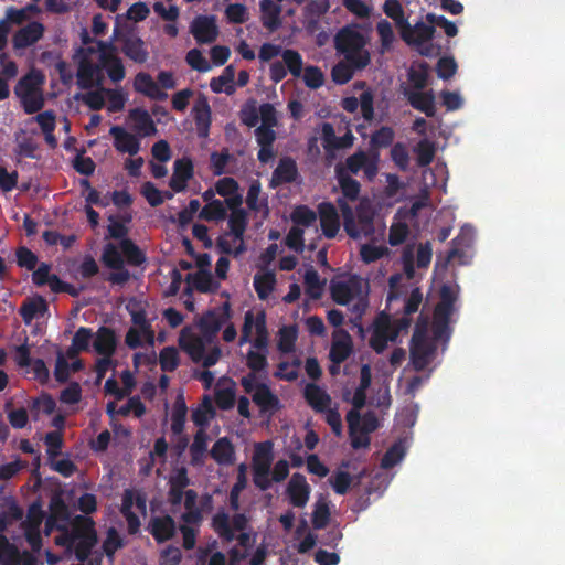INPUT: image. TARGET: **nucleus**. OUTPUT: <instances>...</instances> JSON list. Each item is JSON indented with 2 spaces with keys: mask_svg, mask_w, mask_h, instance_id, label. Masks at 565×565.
Segmentation results:
<instances>
[{
  "mask_svg": "<svg viewBox=\"0 0 565 565\" xmlns=\"http://www.w3.org/2000/svg\"><path fill=\"white\" fill-rule=\"evenodd\" d=\"M194 174L193 162L190 158L183 157L174 162V171H172L169 186L174 192L184 191L186 182L191 181Z\"/></svg>",
  "mask_w": 565,
  "mask_h": 565,
  "instance_id": "nucleus-17",
  "label": "nucleus"
},
{
  "mask_svg": "<svg viewBox=\"0 0 565 565\" xmlns=\"http://www.w3.org/2000/svg\"><path fill=\"white\" fill-rule=\"evenodd\" d=\"M320 227L322 235L334 238L340 230V216L331 202H321L318 205Z\"/></svg>",
  "mask_w": 565,
  "mask_h": 565,
  "instance_id": "nucleus-16",
  "label": "nucleus"
},
{
  "mask_svg": "<svg viewBox=\"0 0 565 565\" xmlns=\"http://www.w3.org/2000/svg\"><path fill=\"white\" fill-rule=\"evenodd\" d=\"M247 212L246 211H234L228 216L230 234L234 239H242L244 237L247 227Z\"/></svg>",
  "mask_w": 565,
  "mask_h": 565,
  "instance_id": "nucleus-50",
  "label": "nucleus"
},
{
  "mask_svg": "<svg viewBox=\"0 0 565 565\" xmlns=\"http://www.w3.org/2000/svg\"><path fill=\"white\" fill-rule=\"evenodd\" d=\"M44 511L39 501L33 502L28 510L26 518L21 521V529L24 531L26 539L33 553H40L42 548L41 525L44 521Z\"/></svg>",
  "mask_w": 565,
  "mask_h": 565,
  "instance_id": "nucleus-8",
  "label": "nucleus"
},
{
  "mask_svg": "<svg viewBox=\"0 0 565 565\" xmlns=\"http://www.w3.org/2000/svg\"><path fill=\"white\" fill-rule=\"evenodd\" d=\"M282 64L287 67L288 72L295 77L298 78L301 76L303 68V60L300 53L295 50L287 49L281 53Z\"/></svg>",
  "mask_w": 565,
  "mask_h": 565,
  "instance_id": "nucleus-51",
  "label": "nucleus"
},
{
  "mask_svg": "<svg viewBox=\"0 0 565 565\" xmlns=\"http://www.w3.org/2000/svg\"><path fill=\"white\" fill-rule=\"evenodd\" d=\"M303 396L308 406L317 413H324L331 405V396L315 383L306 384Z\"/></svg>",
  "mask_w": 565,
  "mask_h": 565,
  "instance_id": "nucleus-23",
  "label": "nucleus"
},
{
  "mask_svg": "<svg viewBox=\"0 0 565 565\" xmlns=\"http://www.w3.org/2000/svg\"><path fill=\"white\" fill-rule=\"evenodd\" d=\"M94 350L103 356H111L117 349V335L113 328L102 327L97 329L93 342Z\"/></svg>",
  "mask_w": 565,
  "mask_h": 565,
  "instance_id": "nucleus-24",
  "label": "nucleus"
},
{
  "mask_svg": "<svg viewBox=\"0 0 565 565\" xmlns=\"http://www.w3.org/2000/svg\"><path fill=\"white\" fill-rule=\"evenodd\" d=\"M394 140V131L388 126H382L371 135L370 146L373 150L391 147Z\"/></svg>",
  "mask_w": 565,
  "mask_h": 565,
  "instance_id": "nucleus-61",
  "label": "nucleus"
},
{
  "mask_svg": "<svg viewBox=\"0 0 565 565\" xmlns=\"http://www.w3.org/2000/svg\"><path fill=\"white\" fill-rule=\"evenodd\" d=\"M330 521V509L326 501L318 500L311 513V524L316 530H322Z\"/></svg>",
  "mask_w": 565,
  "mask_h": 565,
  "instance_id": "nucleus-62",
  "label": "nucleus"
},
{
  "mask_svg": "<svg viewBox=\"0 0 565 565\" xmlns=\"http://www.w3.org/2000/svg\"><path fill=\"white\" fill-rule=\"evenodd\" d=\"M20 554L6 535L0 534V565H19Z\"/></svg>",
  "mask_w": 565,
  "mask_h": 565,
  "instance_id": "nucleus-49",
  "label": "nucleus"
},
{
  "mask_svg": "<svg viewBox=\"0 0 565 565\" xmlns=\"http://www.w3.org/2000/svg\"><path fill=\"white\" fill-rule=\"evenodd\" d=\"M15 149L14 152L20 158H35V151L39 149V143L35 142L33 137L28 136L24 131L15 135Z\"/></svg>",
  "mask_w": 565,
  "mask_h": 565,
  "instance_id": "nucleus-44",
  "label": "nucleus"
},
{
  "mask_svg": "<svg viewBox=\"0 0 565 565\" xmlns=\"http://www.w3.org/2000/svg\"><path fill=\"white\" fill-rule=\"evenodd\" d=\"M276 284L277 278L273 270H268L264 274H256L254 276V288L260 300H266L268 298Z\"/></svg>",
  "mask_w": 565,
  "mask_h": 565,
  "instance_id": "nucleus-41",
  "label": "nucleus"
},
{
  "mask_svg": "<svg viewBox=\"0 0 565 565\" xmlns=\"http://www.w3.org/2000/svg\"><path fill=\"white\" fill-rule=\"evenodd\" d=\"M121 255L126 257L127 263L138 267L146 262V255L141 248L130 238H122L119 243Z\"/></svg>",
  "mask_w": 565,
  "mask_h": 565,
  "instance_id": "nucleus-42",
  "label": "nucleus"
},
{
  "mask_svg": "<svg viewBox=\"0 0 565 565\" xmlns=\"http://www.w3.org/2000/svg\"><path fill=\"white\" fill-rule=\"evenodd\" d=\"M47 518H54V520L65 523L66 525L70 522V510L64 499L54 497L49 503V515Z\"/></svg>",
  "mask_w": 565,
  "mask_h": 565,
  "instance_id": "nucleus-59",
  "label": "nucleus"
},
{
  "mask_svg": "<svg viewBox=\"0 0 565 565\" xmlns=\"http://www.w3.org/2000/svg\"><path fill=\"white\" fill-rule=\"evenodd\" d=\"M396 339V332H392L388 321L377 322L373 328L369 344L372 350L382 353L387 345V342Z\"/></svg>",
  "mask_w": 565,
  "mask_h": 565,
  "instance_id": "nucleus-30",
  "label": "nucleus"
},
{
  "mask_svg": "<svg viewBox=\"0 0 565 565\" xmlns=\"http://www.w3.org/2000/svg\"><path fill=\"white\" fill-rule=\"evenodd\" d=\"M260 194V183L258 180H255L249 190L246 193V205L250 211L255 213H263L264 217L269 215L268 200L267 196L259 199Z\"/></svg>",
  "mask_w": 565,
  "mask_h": 565,
  "instance_id": "nucleus-36",
  "label": "nucleus"
},
{
  "mask_svg": "<svg viewBox=\"0 0 565 565\" xmlns=\"http://www.w3.org/2000/svg\"><path fill=\"white\" fill-rule=\"evenodd\" d=\"M191 484L185 467L178 468L169 478L168 500L171 505H180L185 488Z\"/></svg>",
  "mask_w": 565,
  "mask_h": 565,
  "instance_id": "nucleus-20",
  "label": "nucleus"
},
{
  "mask_svg": "<svg viewBox=\"0 0 565 565\" xmlns=\"http://www.w3.org/2000/svg\"><path fill=\"white\" fill-rule=\"evenodd\" d=\"M330 295L333 302L339 306H349V303L354 301V303L349 307V311L353 315L351 322L354 327H358L360 332H363L364 328L361 324V319L369 306L367 292H364L363 279L358 275H351L344 280L333 279L330 282Z\"/></svg>",
  "mask_w": 565,
  "mask_h": 565,
  "instance_id": "nucleus-2",
  "label": "nucleus"
},
{
  "mask_svg": "<svg viewBox=\"0 0 565 565\" xmlns=\"http://www.w3.org/2000/svg\"><path fill=\"white\" fill-rule=\"evenodd\" d=\"M335 169H342L349 175L363 171L366 179L373 180L379 173V152L367 153L359 150L354 154L347 157L344 164H339Z\"/></svg>",
  "mask_w": 565,
  "mask_h": 565,
  "instance_id": "nucleus-9",
  "label": "nucleus"
},
{
  "mask_svg": "<svg viewBox=\"0 0 565 565\" xmlns=\"http://www.w3.org/2000/svg\"><path fill=\"white\" fill-rule=\"evenodd\" d=\"M120 52L130 58L134 63L143 64L148 58V52L145 49V43L138 36L132 34H124L120 38Z\"/></svg>",
  "mask_w": 565,
  "mask_h": 565,
  "instance_id": "nucleus-22",
  "label": "nucleus"
},
{
  "mask_svg": "<svg viewBox=\"0 0 565 565\" xmlns=\"http://www.w3.org/2000/svg\"><path fill=\"white\" fill-rule=\"evenodd\" d=\"M206 451H207V435L202 429L196 430L193 441L190 446L191 465L194 467L203 466Z\"/></svg>",
  "mask_w": 565,
  "mask_h": 565,
  "instance_id": "nucleus-39",
  "label": "nucleus"
},
{
  "mask_svg": "<svg viewBox=\"0 0 565 565\" xmlns=\"http://www.w3.org/2000/svg\"><path fill=\"white\" fill-rule=\"evenodd\" d=\"M102 71L105 70L110 81L118 83L125 78V67L119 56H99Z\"/></svg>",
  "mask_w": 565,
  "mask_h": 565,
  "instance_id": "nucleus-40",
  "label": "nucleus"
},
{
  "mask_svg": "<svg viewBox=\"0 0 565 565\" xmlns=\"http://www.w3.org/2000/svg\"><path fill=\"white\" fill-rule=\"evenodd\" d=\"M338 205L343 217V228L348 236L356 239L370 237L373 232V211L367 201H360L356 206V214L343 199L338 200Z\"/></svg>",
  "mask_w": 565,
  "mask_h": 565,
  "instance_id": "nucleus-3",
  "label": "nucleus"
},
{
  "mask_svg": "<svg viewBox=\"0 0 565 565\" xmlns=\"http://www.w3.org/2000/svg\"><path fill=\"white\" fill-rule=\"evenodd\" d=\"M252 343L253 348L246 352L245 364L250 372L246 374H257L267 372L268 367V330L266 315L264 311L254 316L253 311H247L244 316L239 345Z\"/></svg>",
  "mask_w": 565,
  "mask_h": 565,
  "instance_id": "nucleus-1",
  "label": "nucleus"
},
{
  "mask_svg": "<svg viewBox=\"0 0 565 565\" xmlns=\"http://www.w3.org/2000/svg\"><path fill=\"white\" fill-rule=\"evenodd\" d=\"M210 456H212L217 465H233L235 452L232 441L227 437L217 439L212 450H210Z\"/></svg>",
  "mask_w": 565,
  "mask_h": 565,
  "instance_id": "nucleus-33",
  "label": "nucleus"
},
{
  "mask_svg": "<svg viewBox=\"0 0 565 565\" xmlns=\"http://www.w3.org/2000/svg\"><path fill=\"white\" fill-rule=\"evenodd\" d=\"M291 221L295 226H310L316 223L317 214L307 205H298L291 212Z\"/></svg>",
  "mask_w": 565,
  "mask_h": 565,
  "instance_id": "nucleus-60",
  "label": "nucleus"
},
{
  "mask_svg": "<svg viewBox=\"0 0 565 565\" xmlns=\"http://www.w3.org/2000/svg\"><path fill=\"white\" fill-rule=\"evenodd\" d=\"M180 347L188 352L193 363H200L203 360L205 353V342L203 339L194 337L186 342L180 340Z\"/></svg>",
  "mask_w": 565,
  "mask_h": 565,
  "instance_id": "nucleus-57",
  "label": "nucleus"
},
{
  "mask_svg": "<svg viewBox=\"0 0 565 565\" xmlns=\"http://www.w3.org/2000/svg\"><path fill=\"white\" fill-rule=\"evenodd\" d=\"M247 524L248 519L244 513H235L231 519L223 510H218L212 519V529L223 542L236 540L245 548L252 544L250 534L245 532Z\"/></svg>",
  "mask_w": 565,
  "mask_h": 565,
  "instance_id": "nucleus-4",
  "label": "nucleus"
},
{
  "mask_svg": "<svg viewBox=\"0 0 565 565\" xmlns=\"http://www.w3.org/2000/svg\"><path fill=\"white\" fill-rule=\"evenodd\" d=\"M102 262L108 269H121L124 266L121 250L113 243L106 244L103 249Z\"/></svg>",
  "mask_w": 565,
  "mask_h": 565,
  "instance_id": "nucleus-54",
  "label": "nucleus"
},
{
  "mask_svg": "<svg viewBox=\"0 0 565 565\" xmlns=\"http://www.w3.org/2000/svg\"><path fill=\"white\" fill-rule=\"evenodd\" d=\"M94 521L82 515L76 516V541L72 545L73 553L78 561L84 562L92 554L97 542Z\"/></svg>",
  "mask_w": 565,
  "mask_h": 565,
  "instance_id": "nucleus-7",
  "label": "nucleus"
},
{
  "mask_svg": "<svg viewBox=\"0 0 565 565\" xmlns=\"http://www.w3.org/2000/svg\"><path fill=\"white\" fill-rule=\"evenodd\" d=\"M188 281H191L199 292L207 294L213 290V275L206 269H199L194 274H189Z\"/></svg>",
  "mask_w": 565,
  "mask_h": 565,
  "instance_id": "nucleus-53",
  "label": "nucleus"
},
{
  "mask_svg": "<svg viewBox=\"0 0 565 565\" xmlns=\"http://www.w3.org/2000/svg\"><path fill=\"white\" fill-rule=\"evenodd\" d=\"M47 310V305L42 296L34 297L31 300L24 301L20 306L19 313L24 323H31L34 317L44 315Z\"/></svg>",
  "mask_w": 565,
  "mask_h": 565,
  "instance_id": "nucleus-38",
  "label": "nucleus"
},
{
  "mask_svg": "<svg viewBox=\"0 0 565 565\" xmlns=\"http://www.w3.org/2000/svg\"><path fill=\"white\" fill-rule=\"evenodd\" d=\"M365 45L364 36L361 32L348 28L339 31L334 38V47L341 54L352 53L363 50Z\"/></svg>",
  "mask_w": 565,
  "mask_h": 565,
  "instance_id": "nucleus-19",
  "label": "nucleus"
},
{
  "mask_svg": "<svg viewBox=\"0 0 565 565\" xmlns=\"http://www.w3.org/2000/svg\"><path fill=\"white\" fill-rule=\"evenodd\" d=\"M109 135L114 138V147L119 153H128L135 157L141 150V138L138 134L128 132L121 126H113Z\"/></svg>",
  "mask_w": 565,
  "mask_h": 565,
  "instance_id": "nucleus-11",
  "label": "nucleus"
},
{
  "mask_svg": "<svg viewBox=\"0 0 565 565\" xmlns=\"http://www.w3.org/2000/svg\"><path fill=\"white\" fill-rule=\"evenodd\" d=\"M273 458V443H257L255 445V451L253 456V470H258L259 473H263L266 470L270 471Z\"/></svg>",
  "mask_w": 565,
  "mask_h": 565,
  "instance_id": "nucleus-32",
  "label": "nucleus"
},
{
  "mask_svg": "<svg viewBox=\"0 0 565 565\" xmlns=\"http://www.w3.org/2000/svg\"><path fill=\"white\" fill-rule=\"evenodd\" d=\"M22 109L26 114H34L43 108L44 106V97L42 88L31 93L30 95H24L19 98Z\"/></svg>",
  "mask_w": 565,
  "mask_h": 565,
  "instance_id": "nucleus-64",
  "label": "nucleus"
},
{
  "mask_svg": "<svg viewBox=\"0 0 565 565\" xmlns=\"http://www.w3.org/2000/svg\"><path fill=\"white\" fill-rule=\"evenodd\" d=\"M56 403L53 396L42 395L38 398L32 399L30 405V413L34 419H39V415L42 412L45 415H50L55 411Z\"/></svg>",
  "mask_w": 565,
  "mask_h": 565,
  "instance_id": "nucleus-56",
  "label": "nucleus"
},
{
  "mask_svg": "<svg viewBox=\"0 0 565 565\" xmlns=\"http://www.w3.org/2000/svg\"><path fill=\"white\" fill-rule=\"evenodd\" d=\"M150 533L157 543H164L175 534V521L170 515L154 516L150 521Z\"/></svg>",
  "mask_w": 565,
  "mask_h": 565,
  "instance_id": "nucleus-29",
  "label": "nucleus"
},
{
  "mask_svg": "<svg viewBox=\"0 0 565 565\" xmlns=\"http://www.w3.org/2000/svg\"><path fill=\"white\" fill-rule=\"evenodd\" d=\"M233 159L227 148H223L221 152L214 151L210 154V168H212L215 177L225 174L226 167Z\"/></svg>",
  "mask_w": 565,
  "mask_h": 565,
  "instance_id": "nucleus-58",
  "label": "nucleus"
},
{
  "mask_svg": "<svg viewBox=\"0 0 565 565\" xmlns=\"http://www.w3.org/2000/svg\"><path fill=\"white\" fill-rule=\"evenodd\" d=\"M134 89L153 100H164L168 97L167 93L161 92L153 77L143 72L135 75Z\"/></svg>",
  "mask_w": 565,
  "mask_h": 565,
  "instance_id": "nucleus-25",
  "label": "nucleus"
},
{
  "mask_svg": "<svg viewBox=\"0 0 565 565\" xmlns=\"http://www.w3.org/2000/svg\"><path fill=\"white\" fill-rule=\"evenodd\" d=\"M227 216V209L220 200L209 201L201 212H199V218L207 222H218L225 220Z\"/></svg>",
  "mask_w": 565,
  "mask_h": 565,
  "instance_id": "nucleus-43",
  "label": "nucleus"
},
{
  "mask_svg": "<svg viewBox=\"0 0 565 565\" xmlns=\"http://www.w3.org/2000/svg\"><path fill=\"white\" fill-rule=\"evenodd\" d=\"M326 282L320 280V276L317 270L310 268L305 274V286L306 294L309 298L318 300L322 295L323 285Z\"/></svg>",
  "mask_w": 565,
  "mask_h": 565,
  "instance_id": "nucleus-52",
  "label": "nucleus"
},
{
  "mask_svg": "<svg viewBox=\"0 0 565 565\" xmlns=\"http://www.w3.org/2000/svg\"><path fill=\"white\" fill-rule=\"evenodd\" d=\"M436 347L428 340L424 328L416 327L411 338L409 358L414 369L422 372L427 369L434 356Z\"/></svg>",
  "mask_w": 565,
  "mask_h": 565,
  "instance_id": "nucleus-6",
  "label": "nucleus"
},
{
  "mask_svg": "<svg viewBox=\"0 0 565 565\" xmlns=\"http://www.w3.org/2000/svg\"><path fill=\"white\" fill-rule=\"evenodd\" d=\"M287 495L294 508L303 509L310 497V486L305 475L294 473L287 486Z\"/></svg>",
  "mask_w": 565,
  "mask_h": 565,
  "instance_id": "nucleus-12",
  "label": "nucleus"
},
{
  "mask_svg": "<svg viewBox=\"0 0 565 565\" xmlns=\"http://www.w3.org/2000/svg\"><path fill=\"white\" fill-rule=\"evenodd\" d=\"M192 111L198 137L206 138L211 124V110L207 99L205 97L196 99Z\"/></svg>",
  "mask_w": 565,
  "mask_h": 565,
  "instance_id": "nucleus-26",
  "label": "nucleus"
},
{
  "mask_svg": "<svg viewBox=\"0 0 565 565\" xmlns=\"http://www.w3.org/2000/svg\"><path fill=\"white\" fill-rule=\"evenodd\" d=\"M296 162L290 157H284L280 159L278 167L273 171L271 182L277 184L291 183L297 178Z\"/></svg>",
  "mask_w": 565,
  "mask_h": 565,
  "instance_id": "nucleus-34",
  "label": "nucleus"
},
{
  "mask_svg": "<svg viewBox=\"0 0 565 565\" xmlns=\"http://www.w3.org/2000/svg\"><path fill=\"white\" fill-rule=\"evenodd\" d=\"M191 33L196 43H214L218 35L215 18L198 15L191 23Z\"/></svg>",
  "mask_w": 565,
  "mask_h": 565,
  "instance_id": "nucleus-13",
  "label": "nucleus"
},
{
  "mask_svg": "<svg viewBox=\"0 0 565 565\" xmlns=\"http://www.w3.org/2000/svg\"><path fill=\"white\" fill-rule=\"evenodd\" d=\"M235 76V68L232 64L227 65L225 70H223L222 74L217 77H214L212 82H210V88L215 93H221L222 90L231 94L233 92V87L231 84L233 83Z\"/></svg>",
  "mask_w": 565,
  "mask_h": 565,
  "instance_id": "nucleus-48",
  "label": "nucleus"
},
{
  "mask_svg": "<svg viewBox=\"0 0 565 565\" xmlns=\"http://www.w3.org/2000/svg\"><path fill=\"white\" fill-rule=\"evenodd\" d=\"M44 26L41 22L32 21L25 28L18 31L13 38L17 49H25L36 43L43 36Z\"/></svg>",
  "mask_w": 565,
  "mask_h": 565,
  "instance_id": "nucleus-28",
  "label": "nucleus"
},
{
  "mask_svg": "<svg viewBox=\"0 0 565 565\" xmlns=\"http://www.w3.org/2000/svg\"><path fill=\"white\" fill-rule=\"evenodd\" d=\"M404 94L412 108L426 114L427 117L435 116V96L431 89L427 92L406 89Z\"/></svg>",
  "mask_w": 565,
  "mask_h": 565,
  "instance_id": "nucleus-21",
  "label": "nucleus"
},
{
  "mask_svg": "<svg viewBox=\"0 0 565 565\" xmlns=\"http://www.w3.org/2000/svg\"><path fill=\"white\" fill-rule=\"evenodd\" d=\"M260 22L269 31H276L280 26L281 7L273 0L259 1Z\"/></svg>",
  "mask_w": 565,
  "mask_h": 565,
  "instance_id": "nucleus-31",
  "label": "nucleus"
},
{
  "mask_svg": "<svg viewBox=\"0 0 565 565\" xmlns=\"http://www.w3.org/2000/svg\"><path fill=\"white\" fill-rule=\"evenodd\" d=\"M160 370L166 373L177 371L180 365V354L175 347H166L160 350L158 358Z\"/></svg>",
  "mask_w": 565,
  "mask_h": 565,
  "instance_id": "nucleus-46",
  "label": "nucleus"
},
{
  "mask_svg": "<svg viewBox=\"0 0 565 565\" xmlns=\"http://www.w3.org/2000/svg\"><path fill=\"white\" fill-rule=\"evenodd\" d=\"M81 58L77 68V85L82 89H92L93 87H102L104 75L102 66L94 64L86 53H77Z\"/></svg>",
  "mask_w": 565,
  "mask_h": 565,
  "instance_id": "nucleus-10",
  "label": "nucleus"
},
{
  "mask_svg": "<svg viewBox=\"0 0 565 565\" xmlns=\"http://www.w3.org/2000/svg\"><path fill=\"white\" fill-rule=\"evenodd\" d=\"M353 351V340L349 335L348 331L340 329L334 331L329 358L331 363L341 364L345 361Z\"/></svg>",
  "mask_w": 565,
  "mask_h": 565,
  "instance_id": "nucleus-14",
  "label": "nucleus"
},
{
  "mask_svg": "<svg viewBox=\"0 0 565 565\" xmlns=\"http://www.w3.org/2000/svg\"><path fill=\"white\" fill-rule=\"evenodd\" d=\"M186 406L182 395H179L171 412L170 429L174 435H181L184 429Z\"/></svg>",
  "mask_w": 565,
  "mask_h": 565,
  "instance_id": "nucleus-47",
  "label": "nucleus"
},
{
  "mask_svg": "<svg viewBox=\"0 0 565 565\" xmlns=\"http://www.w3.org/2000/svg\"><path fill=\"white\" fill-rule=\"evenodd\" d=\"M241 385L246 395H252V401L263 414H273L280 408V399L273 393L269 385L259 383L254 374H245L241 379Z\"/></svg>",
  "mask_w": 565,
  "mask_h": 565,
  "instance_id": "nucleus-5",
  "label": "nucleus"
},
{
  "mask_svg": "<svg viewBox=\"0 0 565 565\" xmlns=\"http://www.w3.org/2000/svg\"><path fill=\"white\" fill-rule=\"evenodd\" d=\"M126 308L135 327L143 328L151 324L147 318L146 305L138 298H130Z\"/></svg>",
  "mask_w": 565,
  "mask_h": 565,
  "instance_id": "nucleus-45",
  "label": "nucleus"
},
{
  "mask_svg": "<svg viewBox=\"0 0 565 565\" xmlns=\"http://www.w3.org/2000/svg\"><path fill=\"white\" fill-rule=\"evenodd\" d=\"M405 456V447L402 441H395L388 450H386L381 459L383 469H391L403 460Z\"/></svg>",
  "mask_w": 565,
  "mask_h": 565,
  "instance_id": "nucleus-55",
  "label": "nucleus"
},
{
  "mask_svg": "<svg viewBox=\"0 0 565 565\" xmlns=\"http://www.w3.org/2000/svg\"><path fill=\"white\" fill-rule=\"evenodd\" d=\"M43 82V75L40 72L32 71L19 78L14 93L18 98L30 95L31 93L41 89Z\"/></svg>",
  "mask_w": 565,
  "mask_h": 565,
  "instance_id": "nucleus-35",
  "label": "nucleus"
},
{
  "mask_svg": "<svg viewBox=\"0 0 565 565\" xmlns=\"http://www.w3.org/2000/svg\"><path fill=\"white\" fill-rule=\"evenodd\" d=\"M401 29V35L407 44L420 45L429 42L435 29L433 25L418 21L415 25H411L408 21Z\"/></svg>",
  "mask_w": 565,
  "mask_h": 565,
  "instance_id": "nucleus-18",
  "label": "nucleus"
},
{
  "mask_svg": "<svg viewBox=\"0 0 565 565\" xmlns=\"http://www.w3.org/2000/svg\"><path fill=\"white\" fill-rule=\"evenodd\" d=\"M458 286L445 284L440 289V301L437 307H435L434 315L435 318L440 320L444 324L448 322L454 313L455 303L458 299Z\"/></svg>",
  "mask_w": 565,
  "mask_h": 565,
  "instance_id": "nucleus-15",
  "label": "nucleus"
},
{
  "mask_svg": "<svg viewBox=\"0 0 565 565\" xmlns=\"http://www.w3.org/2000/svg\"><path fill=\"white\" fill-rule=\"evenodd\" d=\"M129 119L134 122L135 134L140 137H150L157 134L156 124L151 115L142 108L129 110Z\"/></svg>",
  "mask_w": 565,
  "mask_h": 565,
  "instance_id": "nucleus-27",
  "label": "nucleus"
},
{
  "mask_svg": "<svg viewBox=\"0 0 565 565\" xmlns=\"http://www.w3.org/2000/svg\"><path fill=\"white\" fill-rule=\"evenodd\" d=\"M335 179L339 181L340 189L343 194V200L356 201L360 193V183L358 180L352 178L350 174L342 171V169H335Z\"/></svg>",
  "mask_w": 565,
  "mask_h": 565,
  "instance_id": "nucleus-37",
  "label": "nucleus"
},
{
  "mask_svg": "<svg viewBox=\"0 0 565 565\" xmlns=\"http://www.w3.org/2000/svg\"><path fill=\"white\" fill-rule=\"evenodd\" d=\"M415 152L417 154L418 167H428L431 163L435 156L434 143L428 139H423L417 143Z\"/></svg>",
  "mask_w": 565,
  "mask_h": 565,
  "instance_id": "nucleus-63",
  "label": "nucleus"
}]
</instances>
